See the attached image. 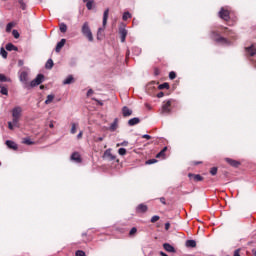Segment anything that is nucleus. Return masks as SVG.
<instances>
[{
  "mask_svg": "<svg viewBox=\"0 0 256 256\" xmlns=\"http://www.w3.org/2000/svg\"><path fill=\"white\" fill-rule=\"evenodd\" d=\"M81 31L84 37L88 39V41L93 42V32H91V28L89 27V22H84Z\"/></svg>",
  "mask_w": 256,
  "mask_h": 256,
  "instance_id": "39448f33",
  "label": "nucleus"
},
{
  "mask_svg": "<svg viewBox=\"0 0 256 256\" xmlns=\"http://www.w3.org/2000/svg\"><path fill=\"white\" fill-rule=\"evenodd\" d=\"M93 93H94V91H93V89H89L88 91H87V97H91V95H93Z\"/></svg>",
  "mask_w": 256,
  "mask_h": 256,
  "instance_id": "3c124183",
  "label": "nucleus"
},
{
  "mask_svg": "<svg viewBox=\"0 0 256 256\" xmlns=\"http://www.w3.org/2000/svg\"><path fill=\"white\" fill-rule=\"evenodd\" d=\"M167 146H165L157 155L156 158L157 159H165V152L167 151Z\"/></svg>",
  "mask_w": 256,
  "mask_h": 256,
  "instance_id": "4be33fe9",
  "label": "nucleus"
},
{
  "mask_svg": "<svg viewBox=\"0 0 256 256\" xmlns=\"http://www.w3.org/2000/svg\"><path fill=\"white\" fill-rule=\"evenodd\" d=\"M160 203H162V205H167V201L165 200V197H161L159 198Z\"/></svg>",
  "mask_w": 256,
  "mask_h": 256,
  "instance_id": "09e8293b",
  "label": "nucleus"
},
{
  "mask_svg": "<svg viewBox=\"0 0 256 256\" xmlns=\"http://www.w3.org/2000/svg\"><path fill=\"white\" fill-rule=\"evenodd\" d=\"M14 27H15V23L9 22L6 26V33H11V29H13Z\"/></svg>",
  "mask_w": 256,
  "mask_h": 256,
  "instance_id": "7c9ffc66",
  "label": "nucleus"
},
{
  "mask_svg": "<svg viewBox=\"0 0 256 256\" xmlns=\"http://www.w3.org/2000/svg\"><path fill=\"white\" fill-rule=\"evenodd\" d=\"M170 227H171V223H169V222L165 223V230L166 231H169Z\"/></svg>",
  "mask_w": 256,
  "mask_h": 256,
  "instance_id": "5fc2aeb1",
  "label": "nucleus"
},
{
  "mask_svg": "<svg viewBox=\"0 0 256 256\" xmlns=\"http://www.w3.org/2000/svg\"><path fill=\"white\" fill-rule=\"evenodd\" d=\"M120 145H121L122 147H127V145H129V142H128V141H123L122 143L117 144V147H119Z\"/></svg>",
  "mask_w": 256,
  "mask_h": 256,
  "instance_id": "de8ad7c7",
  "label": "nucleus"
},
{
  "mask_svg": "<svg viewBox=\"0 0 256 256\" xmlns=\"http://www.w3.org/2000/svg\"><path fill=\"white\" fill-rule=\"evenodd\" d=\"M0 93L2 95H9V89H7V86L0 84Z\"/></svg>",
  "mask_w": 256,
  "mask_h": 256,
  "instance_id": "b1692460",
  "label": "nucleus"
},
{
  "mask_svg": "<svg viewBox=\"0 0 256 256\" xmlns=\"http://www.w3.org/2000/svg\"><path fill=\"white\" fill-rule=\"evenodd\" d=\"M159 219H161V217L157 216V215H154L152 218H151V223H157V221H159Z\"/></svg>",
  "mask_w": 256,
  "mask_h": 256,
  "instance_id": "79ce46f5",
  "label": "nucleus"
},
{
  "mask_svg": "<svg viewBox=\"0 0 256 256\" xmlns=\"http://www.w3.org/2000/svg\"><path fill=\"white\" fill-rule=\"evenodd\" d=\"M5 49L6 51H19V48H17L13 43L6 44Z\"/></svg>",
  "mask_w": 256,
  "mask_h": 256,
  "instance_id": "aec40b11",
  "label": "nucleus"
},
{
  "mask_svg": "<svg viewBox=\"0 0 256 256\" xmlns=\"http://www.w3.org/2000/svg\"><path fill=\"white\" fill-rule=\"evenodd\" d=\"M76 256H86L85 251H83V250L76 251Z\"/></svg>",
  "mask_w": 256,
  "mask_h": 256,
  "instance_id": "a18cd8bd",
  "label": "nucleus"
},
{
  "mask_svg": "<svg viewBox=\"0 0 256 256\" xmlns=\"http://www.w3.org/2000/svg\"><path fill=\"white\" fill-rule=\"evenodd\" d=\"M0 55L3 57V59H7V55H8V53H7V51L5 50V48H1L0 49Z\"/></svg>",
  "mask_w": 256,
  "mask_h": 256,
  "instance_id": "72a5a7b5",
  "label": "nucleus"
},
{
  "mask_svg": "<svg viewBox=\"0 0 256 256\" xmlns=\"http://www.w3.org/2000/svg\"><path fill=\"white\" fill-rule=\"evenodd\" d=\"M107 19H109V8H106L104 13H103V20H102V27L99 28L97 32V39H101V33L105 31V27H107Z\"/></svg>",
  "mask_w": 256,
  "mask_h": 256,
  "instance_id": "7ed1b4c3",
  "label": "nucleus"
},
{
  "mask_svg": "<svg viewBox=\"0 0 256 256\" xmlns=\"http://www.w3.org/2000/svg\"><path fill=\"white\" fill-rule=\"evenodd\" d=\"M8 129L13 131V123L12 122H8Z\"/></svg>",
  "mask_w": 256,
  "mask_h": 256,
  "instance_id": "13d9d810",
  "label": "nucleus"
},
{
  "mask_svg": "<svg viewBox=\"0 0 256 256\" xmlns=\"http://www.w3.org/2000/svg\"><path fill=\"white\" fill-rule=\"evenodd\" d=\"M157 97H158V99H161V97H165V93L159 92V93L157 94Z\"/></svg>",
  "mask_w": 256,
  "mask_h": 256,
  "instance_id": "6e6d98bb",
  "label": "nucleus"
},
{
  "mask_svg": "<svg viewBox=\"0 0 256 256\" xmlns=\"http://www.w3.org/2000/svg\"><path fill=\"white\" fill-rule=\"evenodd\" d=\"M92 101H96V103H98V105H103V103L96 98H92Z\"/></svg>",
  "mask_w": 256,
  "mask_h": 256,
  "instance_id": "bf43d9fd",
  "label": "nucleus"
},
{
  "mask_svg": "<svg viewBox=\"0 0 256 256\" xmlns=\"http://www.w3.org/2000/svg\"><path fill=\"white\" fill-rule=\"evenodd\" d=\"M119 34H120L121 43H125V39H127V29L120 28Z\"/></svg>",
  "mask_w": 256,
  "mask_h": 256,
  "instance_id": "ddd939ff",
  "label": "nucleus"
},
{
  "mask_svg": "<svg viewBox=\"0 0 256 256\" xmlns=\"http://www.w3.org/2000/svg\"><path fill=\"white\" fill-rule=\"evenodd\" d=\"M217 171H218L217 167H212L210 169V175H213V176L217 175Z\"/></svg>",
  "mask_w": 256,
  "mask_h": 256,
  "instance_id": "a19ab883",
  "label": "nucleus"
},
{
  "mask_svg": "<svg viewBox=\"0 0 256 256\" xmlns=\"http://www.w3.org/2000/svg\"><path fill=\"white\" fill-rule=\"evenodd\" d=\"M71 83H75V78H73V75H69V76L63 81V85H71Z\"/></svg>",
  "mask_w": 256,
  "mask_h": 256,
  "instance_id": "412c9836",
  "label": "nucleus"
},
{
  "mask_svg": "<svg viewBox=\"0 0 256 256\" xmlns=\"http://www.w3.org/2000/svg\"><path fill=\"white\" fill-rule=\"evenodd\" d=\"M163 249H165V251H167L168 253H175V247H173L171 244L169 243H164L163 244Z\"/></svg>",
  "mask_w": 256,
  "mask_h": 256,
  "instance_id": "6ab92c4d",
  "label": "nucleus"
},
{
  "mask_svg": "<svg viewBox=\"0 0 256 256\" xmlns=\"http://www.w3.org/2000/svg\"><path fill=\"white\" fill-rule=\"evenodd\" d=\"M146 107H148V108H149V107H150V106H149V104H146Z\"/></svg>",
  "mask_w": 256,
  "mask_h": 256,
  "instance_id": "338daca9",
  "label": "nucleus"
},
{
  "mask_svg": "<svg viewBox=\"0 0 256 256\" xmlns=\"http://www.w3.org/2000/svg\"><path fill=\"white\" fill-rule=\"evenodd\" d=\"M176 101L174 99H168L163 101L160 115H171L173 113V105H175Z\"/></svg>",
  "mask_w": 256,
  "mask_h": 256,
  "instance_id": "f03ea898",
  "label": "nucleus"
},
{
  "mask_svg": "<svg viewBox=\"0 0 256 256\" xmlns=\"http://www.w3.org/2000/svg\"><path fill=\"white\" fill-rule=\"evenodd\" d=\"M70 133H71L72 135H75V133H77V124L72 123V128H71V130H70Z\"/></svg>",
  "mask_w": 256,
  "mask_h": 256,
  "instance_id": "e433bc0d",
  "label": "nucleus"
},
{
  "mask_svg": "<svg viewBox=\"0 0 256 256\" xmlns=\"http://www.w3.org/2000/svg\"><path fill=\"white\" fill-rule=\"evenodd\" d=\"M226 163H228V165H230L231 167H239V165H241V162L237 161V160H233L231 158H225Z\"/></svg>",
  "mask_w": 256,
  "mask_h": 256,
  "instance_id": "f8f14e48",
  "label": "nucleus"
},
{
  "mask_svg": "<svg viewBox=\"0 0 256 256\" xmlns=\"http://www.w3.org/2000/svg\"><path fill=\"white\" fill-rule=\"evenodd\" d=\"M12 35H13L14 39H19V37H20L19 31H17V30H13Z\"/></svg>",
  "mask_w": 256,
  "mask_h": 256,
  "instance_id": "ea45409f",
  "label": "nucleus"
},
{
  "mask_svg": "<svg viewBox=\"0 0 256 256\" xmlns=\"http://www.w3.org/2000/svg\"><path fill=\"white\" fill-rule=\"evenodd\" d=\"M71 160L75 161V163H81L83 161L79 152H73L71 155Z\"/></svg>",
  "mask_w": 256,
  "mask_h": 256,
  "instance_id": "9b49d317",
  "label": "nucleus"
},
{
  "mask_svg": "<svg viewBox=\"0 0 256 256\" xmlns=\"http://www.w3.org/2000/svg\"><path fill=\"white\" fill-rule=\"evenodd\" d=\"M103 159H108V161H115L117 157L111 153V149H107L103 154Z\"/></svg>",
  "mask_w": 256,
  "mask_h": 256,
  "instance_id": "0eeeda50",
  "label": "nucleus"
},
{
  "mask_svg": "<svg viewBox=\"0 0 256 256\" xmlns=\"http://www.w3.org/2000/svg\"><path fill=\"white\" fill-rule=\"evenodd\" d=\"M0 83H11V78L5 76V74H0Z\"/></svg>",
  "mask_w": 256,
  "mask_h": 256,
  "instance_id": "5701e85b",
  "label": "nucleus"
},
{
  "mask_svg": "<svg viewBox=\"0 0 256 256\" xmlns=\"http://www.w3.org/2000/svg\"><path fill=\"white\" fill-rule=\"evenodd\" d=\"M40 89H45V86L41 85V86H40Z\"/></svg>",
  "mask_w": 256,
  "mask_h": 256,
  "instance_id": "69168bd1",
  "label": "nucleus"
},
{
  "mask_svg": "<svg viewBox=\"0 0 256 256\" xmlns=\"http://www.w3.org/2000/svg\"><path fill=\"white\" fill-rule=\"evenodd\" d=\"M103 139H105V136L98 137L95 141H96V143H101V141H103Z\"/></svg>",
  "mask_w": 256,
  "mask_h": 256,
  "instance_id": "864d4df0",
  "label": "nucleus"
},
{
  "mask_svg": "<svg viewBox=\"0 0 256 256\" xmlns=\"http://www.w3.org/2000/svg\"><path fill=\"white\" fill-rule=\"evenodd\" d=\"M201 163H203V162H201V161H194L193 165H201Z\"/></svg>",
  "mask_w": 256,
  "mask_h": 256,
  "instance_id": "e2e57ef3",
  "label": "nucleus"
},
{
  "mask_svg": "<svg viewBox=\"0 0 256 256\" xmlns=\"http://www.w3.org/2000/svg\"><path fill=\"white\" fill-rule=\"evenodd\" d=\"M211 39H213V41H215L216 43H220L221 45H229V40L219 35V33L215 31L211 32Z\"/></svg>",
  "mask_w": 256,
  "mask_h": 256,
  "instance_id": "20e7f679",
  "label": "nucleus"
},
{
  "mask_svg": "<svg viewBox=\"0 0 256 256\" xmlns=\"http://www.w3.org/2000/svg\"><path fill=\"white\" fill-rule=\"evenodd\" d=\"M18 3L20 4V7H21L22 11H25V9H27V4H25V1L18 0Z\"/></svg>",
  "mask_w": 256,
  "mask_h": 256,
  "instance_id": "2f4dec72",
  "label": "nucleus"
},
{
  "mask_svg": "<svg viewBox=\"0 0 256 256\" xmlns=\"http://www.w3.org/2000/svg\"><path fill=\"white\" fill-rule=\"evenodd\" d=\"M159 73H160L159 68H155V69H154V75L157 76V75H159Z\"/></svg>",
  "mask_w": 256,
  "mask_h": 256,
  "instance_id": "052dcab7",
  "label": "nucleus"
},
{
  "mask_svg": "<svg viewBox=\"0 0 256 256\" xmlns=\"http://www.w3.org/2000/svg\"><path fill=\"white\" fill-rule=\"evenodd\" d=\"M53 99H55V95L49 94L45 100V105H50V103H53Z\"/></svg>",
  "mask_w": 256,
  "mask_h": 256,
  "instance_id": "a878e982",
  "label": "nucleus"
},
{
  "mask_svg": "<svg viewBox=\"0 0 256 256\" xmlns=\"http://www.w3.org/2000/svg\"><path fill=\"white\" fill-rule=\"evenodd\" d=\"M118 121H119V119H117V118L114 119V123H112L110 125L109 131H117Z\"/></svg>",
  "mask_w": 256,
  "mask_h": 256,
  "instance_id": "393cba45",
  "label": "nucleus"
},
{
  "mask_svg": "<svg viewBox=\"0 0 256 256\" xmlns=\"http://www.w3.org/2000/svg\"><path fill=\"white\" fill-rule=\"evenodd\" d=\"M123 21H127V19H131V13L124 12L122 16Z\"/></svg>",
  "mask_w": 256,
  "mask_h": 256,
  "instance_id": "f704fd0d",
  "label": "nucleus"
},
{
  "mask_svg": "<svg viewBox=\"0 0 256 256\" xmlns=\"http://www.w3.org/2000/svg\"><path fill=\"white\" fill-rule=\"evenodd\" d=\"M22 111H23V110H22L21 107H19V106L13 108V110H12V117L20 118Z\"/></svg>",
  "mask_w": 256,
  "mask_h": 256,
  "instance_id": "2eb2a0df",
  "label": "nucleus"
},
{
  "mask_svg": "<svg viewBox=\"0 0 256 256\" xmlns=\"http://www.w3.org/2000/svg\"><path fill=\"white\" fill-rule=\"evenodd\" d=\"M22 143H24V145H35V142L32 141L29 137L23 138Z\"/></svg>",
  "mask_w": 256,
  "mask_h": 256,
  "instance_id": "c85d7f7f",
  "label": "nucleus"
},
{
  "mask_svg": "<svg viewBox=\"0 0 256 256\" xmlns=\"http://www.w3.org/2000/svg\"><path fill=\"white\" fill-rule=\"evenodd\" d=\"M139 123H141V119H139L138 117H134L128 120L129 127H134V125H139Z\"/></svg>",
  "mask_w": 256,
  "mask_h": 256,
  "instance_id": "dca6fc26",
  "label": "nucleus"
},
{
  "mask_svg": "<svg viewBox=\"0 0 256 256\" xmlns=\"http://www.w3.org/2000/svg\"><path fill=\"white\" fill-rule=\"evenodd\" d=\"M186 247L195 248V247H197V242L195 240H187Z\"/></svg>",
  "mask_w": 256,
  "mask_h": 256,
  "instance_id": "bb28decb",
  "label": "nucleus"
},
{
  "mask_svg": "<svg viewBox=\"0 0 256 256\" xmlns=\"http://www.w3.org/2000/svg\"><path fill=\"white\" fill-rule=\"evenodd\" d=\"M188 177L190 179H193L196 183L199 181H203V176H201V174H188Z\"/></svg>",
  "mask_w": 256,
  "mask_h": 256,
  "instance_id": "a211bd4d",
  "label": "nucleus"
},
{
  "mask_svg": "<svg viewBox=\"0 0 256 256\" xmlns=\"http://www.w3.org/2000/svg\"><path fill=\"white\" fill-rule=\"evenodd\" d=\"M147 211H149V207L144 203H141L136 207V213L138 214L147 213Z\"/></svg>",
  "mask_w": 256,
  "mask_h": 256,
  "instance_id": "6e6552de",
  "label": "nucleus"
},
{
  "mask_svg": "<svg viewBox=\"0 0 256 256\" xmlns=\"http://www.w3.org/2000/svg\"><path fill=\"white\" fill-rule=\"evenodd\" d=\"M233 256H241V248L236 249Z\"/></svg>",
  "mask_w": 256,
  "mask_h": 256,
  "instance_id": "49530a36",
  "label": "nucleus"
},
{
  "mask_svg": "<svg viewBox=\"0 0 256 256\" xmlns=\"http://www.w3.org/2000/svg\"><path fill=\"white\" fill-rule=\"evenodd\" d=\"M142 139H147V140L149 141V139H151V135H149V134H144V135L142 136Z\"/></svg>",
  "mask_w": 256,
  "mask_h": 256,
  "instance_id": "603ef678",
  "label": "nucleus"
},
{
  "mask_svg": "<svg viewBox=\"0 0 256 256\" xmlns=\"http://www.w3.org/2000/svg\"><path fill=\"white\" fill-rule=\"evenodd\" d=\"M118 154L121 155V156L127 155V149H125V148H119Z\"/></svg>",
  "mask_w": 256,
  "mask_h": 256,
  "instance_id": "4c0bfd02",
  "label": "nucleus"
},
{
  "mask_svg": "<svg viewBox=\"0 0 256 256\" xmlns=\"http://www.w3.org/2000/svg\"><path fill=\"white\" fill-rule=\"evenodd\" d=\"M246 53L250 57H255V55H256V44H252L250 47L246 48Z\"/></svg>",
  "mask_w": 256,
  "mask_h": 256,
  "instance_id": "1a4fd4ad",
  "label": "nucleus"
},
{
  "mask_svg": "<svg viewBox=\"0 0 256 256\" xmlns=\"http://www.w3.org/2000/svg\"><path fill=\"white\" fill-rule=\"evenodd\" d=\"M122 115L123 117H131V115H133V110L129 109L127 106H124L122 108Z\"/></svg>",
  "mask_w": 256,
  "mask_h": 256,
  "instance_id": "4468645a",
  "label": "nucleus"
},
{
  "mask_svg": "<svg viewBox=\"0 0 256 256\" xmlns=\"http://www.w3.org/2000/svg\"><path fill=\"white\" fill-rule=\"evenodd\" d=\"M83 2L86 3V7H87L88 11H91V9H93V3H94L93 0H83Z\"/></svg>",
  "mask_w": 256,
  "mask_h": 256,
  "instance_id": "cd10ccee",
  "label": "nucleus"
},
{
  "mask_svg": "<svg viewBox=\"0 0 256 256\" xmlns=\"http://www.w3.org/2000/svg\"><path fill=\"white\" fill-rule=\"evenodd\" d=\"M49 127H50V129H53V127H55V125L53 124V121H50Z\"/></svg>",
  "mask_w": 256,
  "mask_h": 256,
  "instance_id": "680f3d73",
  "label": "nucleus"
},
{
  "mask_svg": "<svg viewBox=\"0 0 256 256\" xmlns=\"http://www.w3.org/2000/svg\"><path fill=\"white\" fill-rule=\"evenodd\" d=\"M12 123H13L14 125H17V124L19 123V118L13 117Z\"/></svg>",
  "mask_w": 256,
  "mask_h": 256,
  "instance_id": "8fccbe9b",
  "label": "nucleus"
},
{
  "mask_svg": "<svg viewBox=\"0 0 256 256\" xmlns=\"http://www.w3.org/2000/svg\"><path fill=\"white\" fill-rule=\"evenodd\" d=\"M177 78V73H175V71H171L169 73V79L173 80Z\"/></svg>",
  "mask_w": 256,
  "mask_h": 256,
  "instance_id": "58836bf2",
  "label": "nucleus"
},
{
  "mask_svg": "<svg viewBox=\"0 0 256 256\" xmlns=\"http://www.w3.org/2000/svg\"><path fill=\"white\" fill-rule=\"evenodd\" d=\"M158 89H160V90L169 89V83L164 82L163 84H160V85L158 86Z\"/></svg>",
  "mask_w": 256,
  "mask_h": 256,
  "instance_id": "c9c22d12",
  "label": "nucleus"
},
{
  "mask_svg": "<svg viewBox=\"0 0 256 256\" xmlns=\"http://www.w3.org/2000/svg\"><path fill=\"white\" fill-rule=\"evenodd\" d=\"M6 145L9 149H13V151H17V149H19V147L17 146V143L11 140H7Z\"/></svg>",
  "mask_w": 256,
  "mask_h": 256,
  "instance_id": "f3484780",
  "label": "nucleus"
},
{
  "mask_svg": "<svg viewBox=\"0 0 256 256\" xmlns=\"http://www.w3.org/2000/svg\"><path fill=\"white\" fill-rule=\"evenodd\" d=\"M65 43H67V40L65 38L61 39V41H59L56 45L55 51L56 53H60L61 49H63V47H65Z\"/></svg>",
  "mask_w": 256,
  "mask_h": 256,
  "instance_id": "9d476101",
  "label": "nucleus"
},
{
  "mask_svg": "<svg viewBox=\"0 0 256 256\" xmlns=\"http://www.w3.org/2000/svg\"><path fill=\"white\" fill-rule=\"evenodd\" d=\"M53 65H54L53 59L50 58V59L47 60V62L45 64V68L46 69H53Z\"/></svg>",
  "mask_w": 256,
  "mask_h": 256,
  "instance_id": "c756f323",
  "label": "nucleus"
},
{
  "mask_svg": "<svg viewBox=\"0 0 256 256\" xmlns=\"http://www.w3.org/2000/svg\"><path fill=\"white\" fill-rule=\"evenodd\" d=\"M153 163H157V159H149L146 161V165H153Z\"/></svg>",
  "mask_w": 256,
  "mask_h": 256,
  "instance_id": "37998d69",
  "label": "nucleus"
},
{
  "mask_svg": "<svg viewBox=\"0 0 256 256\" xmlns=\"http://www.w3.org/2000/svg\"><path fill=\"white\" fill-rule=\"evenodd\" d=\"M19 79L22 83H24V88L29 91V89H33V87L41 85L45 79V75L38 74L36 78L29 83V73H27V71H23L20 73Z\"/></svg>",
  "mask_w": 256,
  "mask_h": 256,
  "instance_id": "f257e3e1",
  "label": "nucleus"
},
{
  "mask_svg": "<svg viewBox=\"0 0 256 256\" xmlns=\"http://www.w3.org/2000/svg\"><path fill=\"white\" fill-rule=\"evenodd\" d=\"M82 235H87L86 233L82 234Z\"/></svg>",
  "mask_w": 256,
  "mask_h": 256,
  "instance_id": "774afa93",
  "label": "nucleus"
},
{
  "mask_svg": "<svg viewBox=\"0 0 256 256\" xmlns=\"http://www.w3.org/2000/svg\"><path fill=\"white\" fill-rule=\"evenodd\" d=\"M218 17H220V19H222L223 21H229L231 19V13L229 12V10L222 7L218 12Z\"/></svg>",
  "mask_w": 256,
  "mask_h": 256,
  "instance_id": "423d86ee",
  "label": "nucleus"
},
{
  "mask_svg": "<svg viewBox=\"0 0 256 256\" xmlns=\"http://www.w3.org/2000/svg\"><path fill=\"white\" fill-rule=\"evenodd\" d=\"M252 253H253L254 256H256V250L255 249L252 250Z\"/></svg>",
  "mask_w": 256,
  "mask_h": 256,
  "instance_id": "0e129e2a",
  "label": "nucleus"
},
{
  "mask_svg": "<svg viewBox=\"0 0 256 256\" xmlns=\"http://www.w3.org/2000/svg\"><path fill=\"white\" fill-rule=\"evenodd\" d=\"M83 138V131H80L77 135V139H82Z\"/></svg>",
  "mask_w": 256,
  "mask_h": 256,
  "instance_id": "4d7b16f0",
  "label": "nucleus"
},
{
  "mask_svg": "<svg viewBox=\"0 0 256 256\" xmlns=\"http://www.w3.org/2000/svg\"><path fill=\"white\" fill-rule=\"evenodd\" d=\"M60 31H61V33H67V24L61 23L60 24Z\"/></svg>",
  "mask_w": 256,
  "mask_h": 256,
  "instance_id": "473e14b6",
  "label": "nucleus"
},
{
  "mask_svg": "<svg viewBox=\"0 0 256 256\" xmlns=\"http://www.w3.org/2000/svg\"><path fill=\"white\" fill-rule=\"evenodd\" d=\"M135 233H137V228L133 227L130 232H129V235L130 237H133V235H135Z\"/></svg>",
  "mask_w": 256,
  "mask_h": 256,
  "instance_id": "c03bdc74",
  "label": "nucleus"
}]
</instances>
